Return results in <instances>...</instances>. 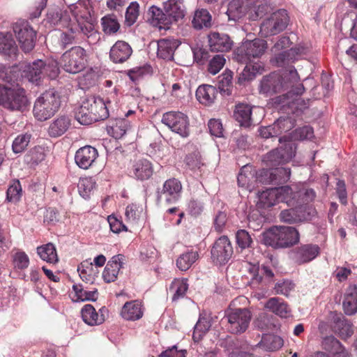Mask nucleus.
Masks as SVG:
<instances>
[{
    "mask_svg": "<svg viewBox=\"0 0 357 357\" xmlns=\"http://www.w3.org/2000/svg\"><path fill=\"white\" fill-rule=\"evenodd\" d=\"M107 104L100 97L91 96L84 99L75 113V118L82 125H89L109 117Z\"/></svg>",
    "mask_w": 357,
    "mask_h": 357,
    "instance_id": "1",
    "label": "nucleus"
},
{
    "mask_svg": "<svg viewBox=\"0 0 357 357\" xmlns=\"http://www.w3.org/2000/svg\"><path fill=\"white\" fill-rule=\"evenodd\" d=\"M300 79L299 75L294 66L284 70L282 73H272L263 77L259 86V91L266 96L280 93L289 90L294 83Z\"/></svg>",
    "mask_w": 357,
    "mask_h": 357,
    "instance_id": "2",
    "label": "nucleus"
},
{
    "mask_svg": "<svg viewBox=\"0 0 357 357\" xmlns=\"http://www.w3.org/2000/svg\"><path fill=\"white\" fill-rule=\"evenodd\" d=\"M299 233L295 227H273L261 234V242L274 248L291 247L299 241Z\"/></svg>",
    "mask_w": 357,
    "mask_h": 357,
    "instance_id": "3",
    "label": "nucleus"
},
{
    "mask_svg": "<svg viewBox=\"0 0 357 357\" xmlns=\"http://www.w3.org/2000/svg\"><path fill=\"white\" fill-rule=\"evenodd\" d=\"M279 202L286 203L289 206H306L315 198L312 189H300L296 186L284 185L278 188Z\"/></svg>",
    "mask_w": 357,
    "mask_h": 357,
    "instance_id": "4",
    "label": "nucleus"
},
{
    "mask_svg": "<svg viewBox=\"0 0 357 357\" xmlns=\"http://www.w3.org/2000/svg\"><path fill=\"white\" fill-rule=\"evenodd\" d=\"M60 107V99L54 89L44 92L35 102L33 114L39 121H45L54 114Z\"/></svg>",
    "mask_w": 357,
    "mask_h": 357,
    "instance_id": "5",
    "label": "nucleus"
},
{
    "mask_svg": "<svg viewBox=\"0 0 357 357\" xmlns=\"http://www.w3.org/2000/svg\"><path fill=\"white\" fill-rule=\"evenodd\" d=\"M0 105L10 111L23 112L29 105V101L24 89L0 86Z\"/></svg>",
    "mask_w": 357,
    "mask_h": 357,
    "instance_id": "6",
    "label": "nucleus"
},
{
    "mask_svg": "<svg viewBox=\"0 0 357 357\" xmlns=\"http://www.w3.org/2000/svg\"><path fill=\"white\" fill-rule=\"evenodd\" d=\"M266 49L267 43L263 39L246 40L235 50L234 59L239 63H251L261 57Z\"/></svg>",
    "mask_w": 357,
    "mask_h": 357,
    "instance_id": "7",
    "label": "nucleus"
},
{
    "mask_svg": "<svg viewBox=\"0 0 357 357\" xmlns=\"http://www.w3.org/2000/svg\"><path fill=\"white\" fill-rule=\"evenodd\" d=\"M86 57V50L79 46H75L63 54L61 65L65 71L76 74L85 68Z\"/></svg>",
    "mask_w": 357,
    "mask_h": 357,
    "instance_id": "8",
    "label": "nucleus"
},
{
    "mask_svg": "<svg viewBox=\"0 0 357 357\" xmlns=\"http://www.w3.org/2000/svg\"><path fill=\"white\" fill-rule=\"evenodd\" d=\"M288 22L287 11L283 9L278 10L263 21L259 33L263 37L277 35L287 28Z\"/></svg>",
    "mask_w": 357,
    "mask_h": 357,
    "instance_id": "9",
    "label": "nucleus"
},
{
    "mask_svg": "<svg viewBox=\"0 0 357 357\" xmlns=\"http://www.w3.org/2000/svg\"><path fill=\"white\" fill-rule=\"evenodd\" d=\"M251 318V312L246 308H238L228 312L225 317L228 324V331L233 334L244 333L249 326Z\"/></svg>",
    "mask_w": 357,
    "mask_h": 357,
    "instance_id": "10",
    "label": "nucleus"
},
{
    "mask_svg": "<svg viewBox=\"0 0 357 357\" xmlns=\"http://www.w3.org/2000/svg\"><path fill=\"white\" fill-rule=\"evenodd\" d=\"M13 29L21 49L26 53L31 52L35 47L36 32L29 22L19 20L13 24Z\"/></svg>",
    "mask_w": 357,
    "mask_h": 357,
    "instance_id": "11",
    "label": "nucleus"
},
{
    "mask_svg": "<svg viewBox=\"0 0 357 357\" xmlns=\"http://www.w3.org/2000/svg\"><path fill=\"white\" fill-rule=\"evenodd\" d=\"M162 123L172 131L185 138L190 135L188 117L180 112H169L163 114Z\"/></svg>",
    "mask_w": 357,
    "mask_h": 357,
    "instance_id": "12",
    "label": "nucleus"
},
{
    "mask_svg": "<svg viewBox=\"0 0 357 357\" xmlns=\"http://www.w3.org/2000/svg\"><path fill=\"white\" fill-rule=\"evenodd\" d=\"M296 154V146L291 142H286L280 148L268 152L264 158V161L268 166L275 167L287 162L292 159Z\"/></svg>",
    "mask_w": 357,
    "mask_h": 357,
    "instance_id": "13",
    "label": "nucleus"
},
{
    "mask_svg": "<svg viewBox=\"0 0 357 357\" xmlns=\"http://www.w3.org/2000/svg\"><path fill=\"white\" fill-rule=\"evenodd\" d=\"M233 247L226 236H222L215 241L211 254L214 264L223 265L227 264L233 255Z\"/></svg>",
    "mask_w": 357,
    "mask_h": 357,
    "instance_id": "14",
    "label": "nucleus"
},
{
    "mask_svg": "<svg viewBox=\"0 0 357 357\" xmlns=\"http://www.w3.org/2000/svg\"><path fill=\"white\" fill-rule=\"evenodd\" d=\"M182 185L175 178L167 179L163 184L162 190L158 191V199L164 200L168 204H175L181 198Z\"/></svg>",
    "mask_w": 357,
    "mask_h": 357,
    "instance_id": "15",
    "label": "nucleus"
},
{
    "mask_svg": "<svg viewBox=\"0 0 357 357\" xmlns=\"http://www.w3.org/2000/svg\"><path fill=\"white\" fill-rule=\"evenodd\" d=\"M319 247L314 244H305L296 248L290 252V257L297 264L308 263L319 254Z\"/></svg>",
    "mask_w": 357,
    "mask_h": 357,
    "instance_id": "16",
    "label": "nucleus"
},
{
    "mask_svg": "<svg viewBox=\"0 0 357 357\" xmlns=\"http://www.w3.org/2000/svg\"><path fill=\"white\" fill-rule=\"evenodd\" d=\"M108 310L105 307H102L96 312L94 307L91 304L84 305L81 310L83 321L89 326H97L102 324Z\"/></svg>",
    "mask_w": 357,
    "mask_h": 357,
    "instance_id": "17",
    "label": "nucleus"
},
{
    "mask_svg": "<svg viewBox=\"0 0 357 357\" xmlns=\"http://www.w3.org/2000/svg\"><path fill=\"white\" fill-rule=\"evenodd\" d=\"M304 53L305 49L303 47H292L278 54L275 53V56L271 59V62L278 67H282L299 59Z\"/></svg>",
    "mask_w": 357,
    "mask_h": 357,
    "instance_id": "18",
    "label": "nucleus"
},
{
    "mask_svg": "<svg viewBox=\"0 0 357 357\" xmlns=\"http://www.w3.org/2000/svg\"><path fill=\"white\" fill-rule=\"evenodd\" d=\"M289 209L282 210L280 214V220L288 224H294L310 218L307 206H291Z\"/></svg>",
    "mask_w": 357,
    "mask_h": 357,
    "instance_id": "19",
    "label": "nucleus"
},
{
    "mask_svg": "<svg viewBox=\"0 0 357 357\" xmlns=\"http://www.w3.org/2000/svg\"><path fill=\"white\" fill-rule=\"evenodd\" d=\"M98 156L96 149L91 146H86L79 149L75 155L76 164L82 169H89Z\"/></svg>",
    "mask_w": 357,
    "mask_h": 357,
    "instance_id": "20",
    "label": "nucleus"
},
{
    "mask_svg": "<svg viewBox=\"0 0 357 357\" xmlns=\"http://www.w3.org/2000/svg\"><path fill=\"white\" fill-rule=\"evenodd\" d=\"M132 54V49L128 43L118 40L110 49L109 58L115 63H121L127 61Z\"/></svg>",
    "mask_w": 357,
    "mask_h": 357,
    "instance_id": "21",
    "label": "nucleus"
},
{
    "mask_svg": "<svg viewBox=\"0 0 357 357\" xmlns=\"http://www.w3.org/2000/svg\"><path fill=\"white\" fill-rule=\"evenodd\" d=\"M255 0H232L228 4L227 14L229 20L237 21L248 15L249 5Z\"/></svg>",
    "mask_w": 357,
    "mask_h": 357,
    "instance_id": "22",
    "label": "nucleus"
},
{
    "mask_svg": "<svg viewBox=\"0 0 357 357\" xmlns=\"http://www.w3.org/2000/svg\"><path fill=\"white\" fill-rule=\"evenodd\" d=\"M208 45L212 52H228L232 46V41L228 35L212 32L208 36Z\"/></svg>",
    "mask_w": 357,
    "mask_h": 357,
    "instance_id": "23",
    "label": "nucleus"
},
{
    "mask_svg": "<svg viewBox=\"0 0 357 357\" xmlns=\"http://www.w3.org/2000/svg\"><path fill=\"white\" fill-rule=\"evenodd\" d=\"M153 169L151 162L147 159H139L133 162L130 171L132 176L139 181H145L153 175Z\"/></svg>",
    "mask_w": 357,
    "mask_h": 357,
    "instance_id": "24",
    "label": "nucleus"
},
{
    "mask_svg": "<svg viewBox=\"0 0 357 357\" xmlns=\"http://www.w3.org/2000/svg\"><path fill=\"white\" fill-rule=\"evenodd\" d=\"M123 257L122 255H117L107 262L102 272V278L105 282L109 283L116 280L119 272L123 267Z\"/></svg>",
    "mask_w": 357,
    "mask_h": 357,
    "instance_id": "25",
    "label": "nucleus"
},
{
    "mask_svg": "<svg viewBox=\"0 0 357 357\" xmlns=\"http://www.w3.org/2000/svg\"><path fill=\"white\" fill-rule=\"evenodd\" d=\"M157 56L158 58L166 61H172L174 59V52L179 46V43L174 38H162L157 42Z\"/></svg>",
    "mask_w": 357,
    "mask_h": 357,
    "instance_id": "26",
    "label": "nucleus"
},
{
    "mask_svg": "<svg viewBox=\"0 0 357 357\" xmlns=\"http://www.w3.org/2000/svg\"><path fill=\"white\" fill-rule=\"evenodd\" d=\"M344 312L349 316L357 313V286L349 285L344 294L342 302Z\"/></svg>",
    "mask_w": 357,
    "mask_h": 357,
    "instance_id": "27",
    "label": "nucleus"
},
{
    "mask_svg": "<svg viewBox=\"0 0 357 357\" xmlns=\"http://www.w3.org/2000/svg\"><path fill=\"white\" fill-rule=\"evenodd\" d=\"M164 10L169 17L170 24L182 19L185 15L183 0H167L164 3Z\"/></svg>",
    "mask_w": 357,
    "mask_h": 357,
    "instance_id": "28",
    "label": "nucleus"
},
{
    "mask_svg": "<svg viewBox=\"0 0 357 357\" xmlns=\"http://www.w3.org/2000/svg\"><path fill=\"white\" fill-rule=\"evenodd\" d=\"M239 186L245 188L251 191L255 188L256 181V171L251 165H244L241 169L237 177Z\"/></svg>",
    "mask_w": 357,
    "mask_h": 357,
    "instance_id": "29",
    "label": "nucleus"
},
{
    "mask_svg": "<svg viewBox=\"0 0 357 357\" xmlns=\"http://www.w3.org/2000/svg\"><path fill=\"white\" fill-rule=\"evenodd\" d=\"M149 20L150 23L158 27L160 29H168L169 28L170 20L167 17L166 13L163 12L160 8L156 6H151L149 9Z\"/></svg>",
    "mask_w": 357,
    "mask_h": 357,
    "instance_id": "30",
    "label": "nucleus"
},
{
    "mask_svg": "<svg viewBox=\"0 0 357 357\" xmlns=\"http://www.w3.org/2000/svg\"><path fill=\"white\" fill-rule=\"evenodd\" d=\"M279 202L278 188H273L259 192L257 206L259 208H267Z\"/></svg>",
    "mask_w": 357,
    "mask_h": 357,
    "instance_id": "31",
    "label": "nucleus"
},
{
    "mask_svg": "<svg viewBox=\"0 0 357 357\" xmlns=\"http://www.w3.org/2000/svg\"><path fill=\"white\" fill-rule=\"evenodd\" d=\"M121 317L128 321L139 319L143 316L141 303L138 301L126 302L121 311Z\"/></svg>",
    "mask_w": 357,
    "mask_h": 357,
    "instance_id": "32",
    "label": "nucleus"
},
{
    "mask_svg": "<svg viewBox=\"0 0 357 357\" xmlns=\"http://www.w3.org/2000/svg\"><path fill=\"white\" fill-rule=\"evenodd\" d=\"M218 94L217 89L211 85L199 86L196 91V98L202 105H211Z\"/></svg>",
    "mask_w": 357,
    "mask_h": 357,
    "instance_id": "33",
    "label": "nucleus"
},
{
    "mask_svg": "<svg viewBox=\"0 0 357 357\" xmlns=\"http://www.w3.org/2000/svg\"><path fill=\"white\" fill-rule=\"evenodd\" d=\"M17 52V46L9 32L0 33V53L8 56H15Z\"/></svg>",
    "mask_w": 357,
    "mask_h": 357,
    "instance_id": "34",
    "label": "nucleus"
},
{
    "mask_svg": "<svg viewBox=\"0 0 357 357\" xmlns=\"http://www.w3.org/2000/svg\"><path fill=\"white\" fill-rule=\"evenodd\" d=\"M265 307L280 317H287L291 312L287 304L277 297L268 299L265 304Z\"/></svg>",
    "mask_w": 357,
    "mask_h": 357,
    "instance_id": "35",
    "label": "nucleus"
},
{
    "mask_svg": "<svg viewBox=\"0 0 357 357\" xmlns=\"http://www.w3.org/2000/svg\"><path fill=\"white\" fill-rule=\"evenodd\" d=\"M234 117L241 126L249 127L252 123V107L246 104H238L234 111Z\"/></svg>",
    "mask_w": 357,
    "mask_h": 357,
    "instance_id": "36",
    "label": "nucleus"
},
{
    "mask_svg": "<svg viewBox=\"0 0 357 357\" xmlns=\"http://www.w3.org/2000/svg\"><path fill=\"white\" fill-rule=\"evenodd\" d=\"M25 76L31 82H37L45 75L44 72V61L41 59H38L32 63L26 66L24 70Z\"/></svg>",
    "mask_w": 357,
    "mask_h": 357,
    "instance_id": "37",
    "label": "nucleus"
},
{
    "mask_svg": "<svg viewBox=\"0 0 357 357\" xmlns=\"http://www.w3.org/2000/svg\"><path fill=\"white\" fill-rule=\"evenodd\" d=\"M70 126V120L68 116H59L50 125L48 133L51 137H59L67 131Z\"/></svg>",
    "mask_w": 357,
    "mask_h": 357,
    "instance_id": "38",
    "label": "nucleus"
},
{
    "mask_svg": "<svg viewBox=\"0 0 357 357\" xmlns=\"http://www.w3.org/2000/svg\"><path fill=\"white\" fill-rule=\"evenodd\" d=\"M192 24L196 29L208 28L211 25V15L206 9L197 10L195 13Z\"/></svg>",
    "mask_w": 357,
    "mask_h": 357,
    "instance_id": "39",
    "label": "nucleus"
},
{
    "mask_svg": "<svg viewBox=\"0 0 357 357\" xmlns=\"http://www.w3.org/2000/svg\"><path fill=\"white\" fill-rule=\"evenodd\" d=\"M37 254L42 260L48 263L54 264L58 261L56 248L52 243L38 246L37 248Z\"/></svg>",
    "mask_w": 357,
    "mask_h": 357,
    "instance_id": "40",
    "label": "nucleus"
},
{
    "mask_svg": "<svg viewBox=\"0 0 357 357\" xmlns=\"http://www.w3.org/2000/svg\"><path fill=\"white\" fill-rule=\"evenodd\" d=\"M197 251L190 250L181 254L176 260V266L181 271H186L198 259Z\"/></svg>",
    "mask_w": 357,
    "mask_h": 357,
    "instance_id": "41",
    "label": "nucleus"
},
{
    "mask_svg": "<svg viewBox=\"0 0 357 357\" xmlns=\"http://www.w3.org/2000/svg\"><path fill=\"white\" fill-rule=\"evenodd\" d=\"M73 289L75 291L76 301H96L98 299V292L97 289L86 290L80 284H74Z\"/></svg>",
    "mask_w": 357,
    "mask_h": 357,
    "instance_id": "42",
    "label": "nucleus"
},
{
    "mask_svg": "<svg viewBox=\"0 0 357 357\" xmlns=\"http://www.w3.org/2000/svg\"><path fill=\"white\" fill-rule=\"evenodd\" d=\"M131 123L125 118L116 119L110 126L115 138H121L130 129Z\"/></svg>",
    "mask_w": 357,
    "mask_h": 357,
    "instance_id": "43",
    "label": "nucleus"
},
{
    "mask_svg": "<svg viewBox=\"0 0 357 357\" xmlns=\"http://www.w3.org/2000/svg\"><path fill=\"white\" fill-rule=\"evenodd\" d=\"M334 328L339 335L343 339H347L351 337L354 333L353 326L351 322L340 317H337L335 319Z\"/></svg>",
    "mask_w": 357,
    "mask_h": 357,
    "instance_id": "44",
    "label": "nucleus"
},
{
    "mask_svg": "<svg viewBox=\"0 0 357 357\" xmlns=\"http://www.w3.org/2000/svg\"><path fill=\"white\" fill-rule=\"evenodd\" d=\"M81 279L86 283H93L96 272L93 271V263L89 261L82 262L77 268Z\"/></svg>",
    "mask_w": 357,
    "mask_h": 357,
    "instance_id": "45",
    "label": "nucleus"
},
{
    "mask_svg": "<svg viewBox=\"0 0 357 357\" xmlns=\"http://www.w3.org/2000/svg\"><path fill=\"white\" fill-rule=\"evenodd\" d=\"M188 288L187 280L175 279L169 287V291L173 294L172 301L183 298Z\"/></svg>",
    "mask_w": 357,
    "mask_h": 357,
    "instance_id": "46",
    "label": "nucleus"
},
{
    "mask_svg": "<svg viewBox=\"0 0 357 357\" xmlns=\"http://www.w3.org/2000/svg\"><path fill=\"white\" fill-rule=\"evenodd\" d=\"M101 26L104 33L107 35L116 33L120 28L116 17L113 15H107L102 17Z\"/></svg>",
    "mask_w": 357,
    "mask_h": 357,
    "instance_id": "47",
    "label": "nucleus"
},
{
    "mask_svg": "<svg viewBox=\"0 0 357 357\" xmlns=\"http://www.w3.org/2000/svg\"><path fill=\"white\" fill-rule=\"evenodd\" d=\"M268 6L263 3L261 0H255L252 4L249 5V11L248 17L251 20H257L265 15Z\"/></svg>",
    "mask_w": 357,
    "mask_h": 357,
    "instance_id": "48",
    "label": "nucleus"
},
{
    "mask_svg": "<svg viewBox=\"0 0 357 357\" xmlns=\"http://www.w3.org/2000/svg\"><path fill=\"white\" fill-rule=\"evenodd\" d=\"M275 130L280 135L282 132L291 130L295 126L294 120L290 117H280L273 124Z\"/></svg>",
    "mask_w": 357,
    "mask_h": 357,
    "instance_id": "49",
    "label": "nucleus"
},
{
    "mask_svg": "<svg viewBox=\"0 0 357 357\" xmlns=\"http://www.w3.org/2000/svg\"><path fill=\"white\" fill-rule=\"evenodd\" d=\"M245 64L246 66L240 74L239 82L251 80L255 78L257 73H260L261 65L258 63H255L254 65L250 63Z\"/></svg>",
    "mask_w": 357,
    "mask_h": 357,
    "instance_id": "50",
    "label": "nucleus"
},
{
    "mask_svg": "<svg viewBox=\"0 0 357 357\" xmlns=\"http://www.w3.org/2000/svg\"><path fill=\"white\" fill-rule=\"evenodd\" d=\"M142 213V208L137 204H130L126 208L125 215L127 221L137 224Z\"/></svg>",
    "mask_w": 357,
    "mask_h": 357,
    "instance_id": "51",
    "label": "nucleus"
},
{
    "mask_svg": "<svg viewBox=\"0 0 357 357\" xmlns=\"http://www.w3.org/2000/svg\"><path fill=\"white\" fill-rule=\"evenodd\" d=\"M31 139V135L22 134L18 135L12 144L13 151L15 153H22L27 147Z\"/></svg>",
    "mask_w": 357,
    "mask_h": 357,
    "instance_id": "52",
    "label": "nucleus"
},
{
    "mask_svg": "<svg viewBox=\"0 0 357 357\" xmlns=\"http://www.w3.org/2000/svg\"><path fill=\"white\" fill-rule=\"evenodd\" d=\"M22 196V187L19 181L11 184L6 192V199L8 202L16 203Z\"/></svg>",
    "mask_w": 357,
    "mask_h": 357,
    "instance_id": "53",
    "label": "nucleus"
},
{
    "mask_svg": "<svg viewBox=\"0 0 357 357\" xmlns=\"http://www.w3.org/2000/svg\"><path fill=\"white\" fill-rule=\"evenodd\" d=\"M225 58L222 54L214 56L208 63V70L211 74L216 75L225 64Z\"/></svg>",
    "mask_w": 357,
    "mask_h": 357,
    "instance_id": "54",
    "label": "nucleus"
},
{
    "mask_svg": "<svg viewBox=\"0 0 357 357\" xmlns=\"http://www.w3.org/2000/svg\"><path fill=\"white\" fill-rule=\"evenodd\" d=\"M273 172L274 183H285L290 178L291 170L289 168L282 167L273 168Z\"/></svg>",
    "mask_w": 357,
    "mask_h": 357,
    "instance_id": "55",
    "label": "nucleus"
},
{
    "mask_svg": "<svg viewBox=\"0 0 357 357\" xmlns=\"http://www.w3.org/2000/svg\"><path fill=\"white\" fill-rule=\"evenodd\" d=\"M13 262L15 269L24 270L29 265V258L24 252L19 251L13 255Z\"/></svg>",
    "mask_w": 357,
    "mask_h": 357,
    "instance_id": "56",
    "label": "nucleus"
},
{
    "mask_svg": "<svg viewBox=\"0 0 357 357\" xmlns=\"http://www.w3.org/2000/svg\"><path fill=\"white\" fill-rule=\"evenodd\" d=\"M232 72L229 70L223 73L219 78V89L221 91L229 95L232 84Z\"/></svg>",
    "mask_w": 357,
    "mask_h": 357,
    "instance_id": "57",
    "label": "nucleus"
},
{
    "mask_svg": "<svg viewBox=\"0 0 357 357\" xmlns=\"http://www.w3.org/2000/svg\"><path fill=\"white\" fill-rule=\"evenodd\" d=\"M139 4L137 2H132L127 8L126 12V24L132 26L136 22L139 16Z\"/></svg>",
    "mask_w": 357,
    "mask_h": 357,
    "instance_id": "58",
    "label": "nucleus"
},
{
    "mask_svg": "<svg viewBox=\"0 0 357 357\" xmlns=\"http://www.w3.org/2000/svg\"><path fill=\"white\" fill-rule=\"evenodd\" d=\"M50 22L54 24H61L62 26H68L71 20L67 15V11L64 13L56 11L55 13H49L47 14Z\"/></svg>",
    "mask_w": 357,
    "mask_h": 357,
    "instance_id": "59",
    "label": "nucleus"
},
{
    "mask_svg": "<svg viewBox=\"0 0 357 357\" xmlns=\"http://www.w3.org/2000/svg\"><path fill=\"white\" fill-rule=\"evenodd\" d=\"M77 187L79 195L83 198L88 199L93 189L94 183L90 178H84L79 181Z\"/></svg>",
    "mask_w": 357,
    "mask_h": 357,
    "instance_id": "60",
    "label": "nucleus"
},
{
    "mask_svg": "<svg viewBox=\"0 0 357 357\" xmlns=\"http://www.w3.org/2000/svg\"><path fill=\"white\" fill-rule=\"evenodd\" d=\"M236 238L238 245L241 249H245L247 248H249L252 243V240L250 235L247 231L244 229L238 230L236 232Z\"/></svg>",
    "mask_w": 357,
    "mask_h": 357,
    "instance_id": "61",
    "label": "nucleus"
},
{
    "mask_svg": "<svg viewBox=\"0 0 357 357\" xmlns=\"http://www.w3.org/2000/svg\"><path fill=\"white\" fill-rule=\"evenodd\" d=\"M185 163L189 169L193 171L199 169L203 165L199 153L195 152L186 155Z\"/></svg>",
    "mask_w": 357,
    "mask_h": 357,
    "instance_id": "62",
    "label": "nucleus"
},
{
    "mask_svg": "<svg viewBox=\"0 0 357 357\" xmlns=\"http://www.w3.org/2000/svg\"><path fill=\"white\" fill-rule=\"evenodd\" d=\"M294 288V284L291 280H284L278 282L274 289L277 294L288 296Z\"/></svg>",
    "mask_w": 357,
    "mask_h": 357,
    "instance_id": "63",
    "label": "nucleus"
},
{
    "mask_svg": "<svg viewBox=\"0 0 357 357\" xmlns=\"http://www.w3.org/2000/svg\"><path fill=\"white\" fill-rule=\"evenodd\" d=\"M342 344L334 336H327L322 341L323 348L330 353L342 348Z\"/></svg>",
    "mask_w": 357,
    "mask_h": 357,
    "instance_id": "64",
    "label": "nucleus"
}]
</instances>
